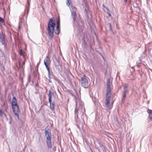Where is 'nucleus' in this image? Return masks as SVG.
<instances>
[{
    "mask_svg": "<svg viewBox=\"0 0 152 152\" xmlns=\"http://www.w3.org/2000/svg\"><path fill=\"white\" fill-rule=\"evenodd\" d=\"M149 118L151 120L152 118V114H149Z\"/></svg>",
    "mask_w": 152,
    "mask_h": 152,
    "instance_id": "obj_27",
    "label": "nucleus"
},
{
    "mask_svg": "<svg viewBox=\"0 0 152 152\" xmlns=\"http://www.w3.org/2000/svg\"><path fill=\"white\" fill-rule=\"evenodd\" d=\"M110 84V83H107V88L106 90V93H111Z\"/></svg>",
    "mask_w": 152,
    "mask_h": 152,
    "instance_id": "obj_13",
    "label": "nucleus"
},
{
    "mask_svg": "<svg viewBox=\"0 0 152 152\" xmlns=\"http://www.w3.org/2000/svg\"><path fill=\"white\" fill-rule=\"evenodd\" d=\"M66 4L68 7H69V6L70 7L72 5V2L70 0H67V1L66 2Z\"/></svg>",
    "mask_w": 152,
    "mask_h": 152,
    "instance_id": "obj_16",
    "label": "nucleus"
},
{
    "mask_svg": "<svg viewBox=\"0 0 152 152\" xmlns=\"http://www.w3.org/2000/svg\"><path fill=\"white\" fill-rule=\"evenodd\" d=\"M0 41H1V44H2V45H5L4 43V40H0Z\"/></svg>",
    "mask_w": 152,
    "mask_h": 152,
    "instance_id": "obj_26",
    "label": "nucleus"
},
{
    "mask_svg": "<svg viewBox=\"0 0 152 152\" xmlns=\"http://www.w3.org/2000/svg\"><path fill=\"white\" fill-rule=\"evenodd\" d=\"M50 58L48 56L44 60V64H50Z\"/></svg>",
    "mask_w": 152,
    "mask_h": 152,
    "instance_id": "obj_11",
    "label": "nucleus"
},
{
    "mask_svg": "<svg viewBox=\"0 0 152 152\" xmlns=\"http://www.w3.org/2000/svg\"><path fill=\"white\" fill-rule=\"evenodd\" d=\"M11 103L13 111L18 119H19V107L17 105V100L15 97H13Z\"/></svg>",
    "mask_w": 152,
    "mask_h": 152,
    "instance_id": "obj_3",
    "label": "nucleus"
},
{
    "mask_svg": "<svg viewBox=\"0 0 152 152\" xmlns=\"http://www.w3.org/2000/svg\"><path fill=\"white\" fill-rule=\"evenodd\" d=\"M103 7H104L105 8H106V9H107L108 11H109V10H108V8H106V7H105L104 5V4H103Z\"/></svg>",
    "mask_w": 152,
    "mask_h": 152,
    "instance_id": "obj_31",
    "label": "nucleus"
},
{
    "mask_svg": "<svg viewBox=\"0 0 152 152\" xmlns=\"http://www.w3.org/2000/svg\"><path fill=\"white\" fill-rule=\"evenodd\" d=\"M45 135L46 137V142L48 147L50 148H52L51 142V134L50 129H49L48 126L45 129Z\"/></svg>",
    "mask_w": 152,
    "mask_h": 152,
    "instance_id": "obj_2",
    "label": "nucleus"
},
{
    "mask_svg": "<svg viewBox=\"0 0 152 152\" xmlns=\"http://www.w3.org/2000/svg\"><path fill=\"white\" fill-rule=\"evenodd\" d=\"M60 26H57L56 28L55 33L57 34H58L60 32Z\"/></svg>",
    "mask_w": 152,
    "mask_h": 152,
    "instance_id": "obj_15",
    "label": "nucleus"
},
{
    "mask_svg": "<svg viewBox=\"0 0 152 152\" xmlns=\"http://www.w3.org/2000/svg\"><path fill=\"white\" fill-rule=\"evenodd\" d=\"M20 23H21V22H20L19 23V25H18V29L19 30L21 28L20 26Z\"/></svg>",
    "mask_w": 152,
    "mask_h": 152,
    "instance_id": "obj_29",
    "label": "nucleus"
},
{
    "mask_svg": "<svg viewBox=\"0 0 152 152\" xmlns=\"http://www.w3.org/2000/svg\"><path fill=\"white\" fill-rule=\"evenodd\" d=\"M19 54L20 55H23V52H22V50H20Z\"/></svg>",
    "mask_w": 152,
    "mask_h": 152,
    "instance_id": "obj_25",
    "label": "nucleus"
},
{
    "mask_svg": "<svg viewBox=\"0 0 152 152\" xmlns=\"http://www.w3.org/2000/svg\"><path fill=\"white\" fill-rule=\"evenodd\" d=\"M30 1V0H29Z\"/></svg>",
    "mask_w": 152,
    "mask_h": 152,
    "instance_id": "obj_35",
    "label": "nucleus"
},
{
    "mask_svg": "<svg viewBox=\"0 0 152 152\" xmlns=\"http://www.w3.org/2000/svg\"><path fill=\"white\" fill-rule=\"evenodd\" d=\"M123 86L124 89V90H126V88L128 87V85L127 84H125L123 85Z\"/></svg>",
    "mask_w": 152,
    "mask_h": 152,
    "instance_id": "obj_20",
    "label": "nucleus"
},
{
    "mask_svg": "<svg viewBox=\"0 0 152 152\" xmlns=\"http://www.w3.org/2000/svg\"><path fill=\"white\" fill-rule=\"evenodd\" d=\"M127 0H124V1L125 2H126L127 1Z\"/></svg>",
    "mask_w": 152,
    "mask_h": 152,
    "instance_id": "obj_32",
    "label": "nucleus"
},
{
    "mask_svg": "<svg viewBox=\"0 0 152 152\" xmlns=\"http://www.w3.org/2000/svg\"><path fill=\"white\" fill-rule=\"evenodd\" d=\"M3 113V112L2 110L0 109V115L1 116H2Z\"/></svg>",
    "mask_w": 152,
    "mask_h": 152,
    "instance_id": "obj_22",
    "label": "nucleus"
},
{
    "mask_svg": "<svg viewBox=\"0 0 152 152\" xmlns=\"http://www.w3.org/2000/svg\"><path fill=\"white\" fill-rule=\"evenodd\" d=\"M109 16H110V15L109 13Z\"/></svg>",
    "mask_w": 152,
    "mask_h": 152,
    "instance_id": "obj_34",
    "label": "nucleus"
},
{
    "mask_svg": "<svg viewBox=\"0 0 152 152\" xmlns=\"http://www.w3.org/2000/svg\"><path fill=\"white\" fill-rule=\"evenodd\" d=\"M0 40H4V36L1 34H0Z\"/></svg>",
    "mask_w": 152,
    "mask_h": 152,
    "instance_id": "obj_19",
    "label": "nucleus"
},
{
    "mask_svg": "<svg viewBox=\"0 0 152 152\" xmlns=\"http://www.w3.org/2000/svg\"><path fill=\"white\" fill-rule=\"evenodd\" d=\"M39 63H38V64H37V66H38L39 65Z\"/></svg>",
    "mask_w": 152,
    "mask_h": 152,
    "instance_id": "obj_33",
    "label": "nucleus"
},
{
    "mask_svg": "<svg viewBox=\"0 0 152 152\" xmlns=\"http://www.w3.org/2000/svg\"><path fill=\"white\" fill-rule=\"evenodd\" d=\"M128 92L127 90H124L121 99L122 103H124V102L125 101V98L126 96V94Z\"/></svg>",
    "mask_w": 152,
    "mask_h": 152,
    "instance_id": "obj_9",
    "label": "nucleus"
},
{
    "mask_svg": "<svg viewBox=\"0 0 152 152\" xmlns=\"http://www.w3.org/2000/svg\"><path fill=\"white\" fill-rule=\"evenodd\" d=\"M148 110H149V114L152 115V110H149V109H148Z\"/></svg>",
    "mask_w": 152,
    "mask_h": 152,
    "instance_id": "obj_23",
    "label": "nucleus"
},
{
    "mask_svg": "<svg viewBox=\"0 0 152 152\" xmlns=\"http://www.w3.org/2000/svg\"><path fill=\"white\" fill-rule=\"evenodd\" d=\"M95 144L96 146H99L100 147H102V142L101 141L99 140H97L96 142L94 141Z\"/></svg>",
    "mask_w": 152,
    "mask_h": 152,
    "instance_id": "obj_12",
    "label": "nucleus"
},
{
    "mask_svg": "<svg viewBox=\"0 0 152 152\" xmlns=\"http://www.w3.org/2000/svg\"><path fill=\"white\" fill-rule=\"evenodd\" d=\"M109 25L110 26V29L112 31V26H111V24L110 23H109Z\"/></svg>",
    "mask_w": 152,
    "mask_h": 152,
    "instance_id": "obj_28",
    "label": "nucleus"
},
{
    "mask_svg": "<svg viewBox=\"0 0 152 152\" xmlns=\"http://www.w3.org/2000/svg\"><path fill=\"white\" fill-rule=\"evenodd\" d=\"M70 11L72 13V17L74 21H76V19L77 17V8L71 5L69 7Z\"/></svg>",
    "mask_w": 152,
    "mask_h": 152,
    "instance_id": "obj_5",
    "label": "nucleus"
},
{
    "mask_svg": "<svg viewBox=\"0 0 152 152\" xmlns=\"http://www.w3.org/2000/svg\"><path fill=\"white\" fill-rule=\"evenodd\" d=\"M90 79L88 77L83 75L81 77L80 85L85 88H88V82Z\"/></svg>",
    "mask_w": 152,
    "mask_h": 152,
    "instance_id": "obj_4",
    "label": "nucleus"
},
{
    "mask_svg": "<svg viewBox=\"0 0 152 152\" xmlns=\"http://www.w3.org/2000/svg\"><path fill=\"white\" fill-rule=\"evenodd\" d=\"M0 21L1 23H4V19L2 18H0Z\"/></svg>",
    "mask_w": 152,
    "mask_h": 152,
    "instance_id": "obj_21",
    "label": "nucleus"
},
{
    "mask_svg": "<svg viewBox=\"0 0 152 152\" xmlns=\"http://www.w3.org/2000/svg\"><path fill=\"white\" fill-rule=\"evenodd\" d=\"M82 107L80 106L79 108L78 109H77V103L76 104V108L75 111V113L77 118H78V115L80 114V115H81L82 114V110L81 109Z\"/></svg>",
    "mask_w": 152,
    "mask_h": 152,
    "instance_id": "obj_6",
    "label": "nucleus"
},
{
    "mask_svg": "<svg viewBox=\"0 0 152 152\" xmlns=\"http://www.w3.org/2000/svg\"><path fill=\"white\" fill-rule=\"evenodd\" d=\"M55 22V18H52L49 19L48 24L47 30L48 34L52 39L53 38L54 32L55 31V28L56 26Z\"/></svg>",
    "mask_w": 152,
    "mask_h": 152,
    "instance_id": "obj_1",
    "label": "nucleus"
},
{
    "mask_svg": "<svg viewBox=\"0 0 152 152\" xmlns=\"http://www.w3.org/2000/svg\"><path fill=\"white\" fill-rule=\"evenodd\" d=\"M51 78L50 77V75H49V82L50 83H52V81H51Z\"/></svg>",
    "mask_w": 152,
    "mask_h": 152,
    "instance_id": "obj_24",
    "label": "nucleus"
},
{
    "mask_svg": "<svg viewBox=\"0 0 152 152\" xmlns=\"http://www.w3.org/2000/svg\"><path fill=\"white\" fill-rule=\"evenodd\" d=\"M29 6H30V3L29 2L28 0H27V5L26 7V9L27 10V14H28L29 12Z\"/></svg>",
    "mask_w": 152,
    "mask_h": 152,
    "instance_id": "obj_14",
    "label": "nucleus"
},
{
    "mask_svg": "<svg viewBox=\"0 0 152 152\" xmlns=\"http://www.w3.org/2000/svg\"><path fill=\"white\" fill-rule=\"evenodd\" d=\"M54 94V91L53 89L51 88L49 90V94H48V97L49 101H50L52 99V97Z\"/></svg>",
    "mask_w": 152,
    "mask_h": 152,
    "instance_id": "obj_8",
    "label": "nucleus"
},
{
    "mask_svg": "<svg viewBox=\"0 0 152 152\" xmlns=\"http://www.w3.org/2000/svg\"><path fill=\"white\" fill-rule=\"evenodd\" d=\"M111 93H106V99L105 101L106 105L108 108H109V104L110 102V96Z\"/></svg>",
    "mask_w": 152,
    "mask_h": 152,
    "instance_id": "obj_7",
    "label": "nucleus"
},
{
    "mask_svg": "<svg viewBox=\"0 0 152 152\" xmlns=\"http://www.w3.org/2000/svg\"><path fill=\"white\" fill-rule=\"evenodd\" d=\"M51 99L50 101H49V102L50 103V107L51 110L52 111H54V107L55 105V102H51Z\"/></svg>",
    "mask_w": 152,
    "mask_h": 152,
    "instance_id": "obj_10",
    "label": "nucleus"
},
{
    "mask_svg": "<svg viewBox=\"0 0 152 152\" xmlns=\"http://www.w3.org/2000/svg\"><path fill=\"white\" fill-rule=\"evenodd\" d=\"M57 26H60V20L59 18L57 19Z\"/></svg>",
    "mask_w": 152,
    "mask_h": 152,
    "instance_id": "obj_18",
    "label": "nucleus"
},
{
    "mask_svg": "<svg viewBox=\"0 0 152 152\" xmlns=\"http://www.w3.org/2000/svg\"><path fill=\"white\" fill-rule=\"evenodd\" d=\"M44 64L45 65L48 71V75H50V69H49V67L48 66V65H49V64Z\"/></svg>",
    "mask_w": 152,
    "mask_h": 152,
    "instance_id": "obj_17",
    "label": "nucleus"
},
{
    "mask_svg": "<svg viewBox=\"0 0 152 152\" xmlns=\"http://www.w3.org/2000/svg\"><path fill=\"white\" fill-rule=\"evenodd\" d=\"M107 83H110V80L109 78H108L107 79Z\"/></svg>",
    "mask_w": 152,
    "mask_h": 152,
    "instance_id": "obj_30",
    "label": "nucleus"
}]
</instances>
